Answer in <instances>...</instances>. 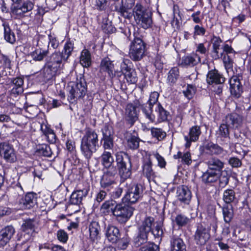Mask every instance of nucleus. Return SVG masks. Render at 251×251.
Returning a JSON list of instances; mask_svg holds the SVG:
<instances>
[{
	"instance_id": "nucleus-23",
	"label": "nucleus",
	"mask_w": 251,
	"mask_h": 251,
	"mask_svg": "<svg viewBox=\"0 0 251 251\" xmlns=\"http://www.w3.org/2000/svg\"><path fill=\"white\" fill-rule=\"evenodd\" d=\"M15 229L12 226H7L0 231V246L4 247L11 239L15 233Z\"/></svg>"
},
{
	"instance_id": "nucleus-24",
	"label": "nucleus",
	"mask_w": 251,
	"mask_h": 251,
	"mask_svg": "<svg viewBox=\"0 0 251 251\" xmlns=\"http://www.w3.org/2000/svg\"><path fill=\"white\" fill-rule=\"evenodd\" d=\"M89 190L88 187H85L82 189L74 191L70 197V203L74 205L80 204L83 198L88 195Z\"/></svg>"
},
{
	"instance_id": "nucleus-52",
	"label": "nucleus",
	"mask_w": 251,
	"mask_h": 251,
	"mask_svg": "<svg viewBox=\"0 0 251 251\" xmlns=\"http://www.w3.org/2000/svg\"><path fill=\"white\" fill-rule=\"evenodd\" d=\"M140 141V140L138 137L131 136L127 139V146L130 149L136 150L139 148Z\"/></svg>"
},
{
	"instance_id": "nucleus-27",
	"label": "nucleus",
	"mask_w": 251,
	"mask_h": 251,
	"mask_svg": "<svg viewBox=\"0 0 251 251\" xmlns=\"http://www.w3.org/2000/svg\"><path fill=\"white\" fill-rule=\"evenodd\" d=\"M103 147L105 150L112 149L113 147V132L107 126L102 129Z\"/></svg>"
},
{
	"instance_id": "nucleus-36",
	"label": "nucleus",
	"mask_w": 251,
	"mask_h": 251,
	"mask_svg": "<svg viewBox=\"0 0 251 251\" xmlns=\"http://www.w3.org/2000/svg\"><path fill=\"white\" fill-rule=\"evenodd\" d=\"M206 152L211 155H220L223 153V148L217 144H214L212 142L207 143L204 147Z\"/></svg>"
},
{
	"instance_id": "nucleus-40",
	"label": "nucleus",
	"mask_w": 251,
	"mask_h": 251,
	"mask_svg": "<svg viewBox=\"0 0 251 251\" xmlns=\"http://www.w3.org/2000/svg\"><path fill=\"white\" fill-rule=\"evenodd\" d=\"M180 76L179 69L177 67L172 68L168 73L167 83L171 86L175 84Z\"/></svg>"
},
{
	"instance_id": "nucleus-43",
	"label": "nucleus",
	"mask_w": 251,
	"mask_h": 251,
	"mask_svg": "<svg viewBox=\"0 0 251 251\" xmlns=\"http://www.w3.org/2000/svg\"><path fill=\"white\" fill-rule=\"evenodd\" d=\"M222 213L224 220L226 224H229L233 218L234 213L231 205H225L222 207Z\"/></svg>"
},
{
	"instance_id": "nucleus-47",
	"label": "nucleus",
	"mask_w": 251,
	"mask_h": 251,
	"mask_svg": "<svg viewBox=\"0 0 251 251\" xmlns=\"http://www.w3.org/2000/svg\"><path fill=\"white\" fill-rule=\"evenodd\" d=\"M148 234L142 231H139L138 235L134 238V245L136 247H138L146 243L148 239Z\"/></svg>"
},
{
	"instance_id": "nucleus-2",
	"label": "nucleus",
	"mask_w": 251,
	"mask_h": 251,
	"mask_svg": "<svg viewBox=\"0 0 251 251\" xmlns=\"http://www.w3.org/2000/svg\"><path fill=\"white\" fill-rule=\"evenodd\" d=\"M73 50L74 44L70 41L67 42L65 44L62 51L53 53L48 62L59 70L63 66V62L67 61L71 56Z\"/></svg>"
},
{
	"instance_id": "nucleus-8",
	"label": "nucleus",
	"mask_w": 251,
	"mask_h": 251,
	"mask_svg": "<svg viewBox=\"0 0 251 251\" xmlns=\"http://www.w3.org/2000/svg\"><path fill=\"white\" fill-rule=\"evenodd\" d=\"M132 14L136 23L141 27L144 29L151 27L152 24L151 15L140 3H136Z\"/></svg>"
},
{
	"instance_id": "nucleus-17",
	"label": "nucleus",
	"mask_w": 251,
	"mask_h": 251,
	"mask_svg": "<svg viewBox=\"0 0 251 251\" xmlns=\"http://www.w3.org/2000/svg\"><path fill=\"white\" fill-rule=\"evenodd\" d=\"M142 106L140 102L138 101H135L134 103H128L125 108V116L126 120L133 125L138 119V112L136 108Z\"/></svg>"
},
{
	"instance_id": "nucleus-55",
	"label": "nucleus",
	"mask_w": 251,
	"mask_h": 251,
	"mask_svg": "<svg viewBox=\"0 0 251 251\" xmlns=\"http://www.w3.org/2000/svg\"><path fill=\"white\" fill-rule=\"evenodd\" d=\"M196 87L192 85L188 84L185 90L183 91L184 96L188 100L191 99L195 95L196 91Z\"/></svg>"
},
{
	"instance_id": "nucleus-28",
	"label": "nucleus",
	"mask_w": 251,
	"mask_h": 251,
	"mask_svg": "<svg viewBox=\"0 0 251 251\" xmlns=\"http://www.w3.org/2000/svg\"><path fill=\"white\" fill-rule=\"evenodd\" d=\"M243 122V117L237 113H234L227 115L226 117L225 123L233 128H238L240 126Z\"/></svg>"
},
{
	"instance_id": "nucleus-30",
	"label": "nucleus",
	"mask_w": 251,
	"mask_h": 251,
	"mask_svg": "<svg viewBox=\"0 0 251 251\" xmlns=\"http://www.w3.org/2000/svg\"><path fill=\"white\" fill-rule=\"evenodd\" d=\"M229 178L230 175L228 174L227 172L226 171H222L218 174L217 178L215 179L211 180L209 178L203 182V183L205 184L211 183L219 180V186L221 187H225L228 183Z\"/></svg>"
},
{
	"instance_id": "nucleus-42",
	"label": "nucleus",
	"mask_w": 251,
	"mask_h": 251,
	"mask_svg": "<svg viewBox=\"0 0 251 251\" xmlns=\"http://www.w3.org/2000/svg\"><path fill=\"white\" fill-rule=\"evenodd\" d=\"M79 61L80 64L84 67H89L91 65V55L88 50L84 49L82 50Z\"/></svg>"
},
{
	"instance_id": "nucleus-54",
	"label": "nucleus",
	"mask_w": 251,
	"mask_h": 251,
	"mask_svg": "<svg viewBox=\"0 0 251 251\" xmlns=\"http://www.w3.org/2000/svg\"><path fill=\"white\" fill-rule=\"evenodd\" d=\"M217 142L224 147H228L230 145L229 135H216Z\"/></svg>"
},
{
	"instance_id": "nucleus-34",
	"label": "nucleus",
	"mask_w": 251,
	"mask_h": 251,
	"mask_svg": "<svg viewBox=\"0 0 251 251\" xmlns=\"http://www.w3.org/2000/svg\"><path fill=\"white\" fill-rule=\"evenodd\" d=\"M117 184L116 177L108 176L103 174L100 181V187L109 191Z\"/></svg>"
},
{
	"instance_id": "nucleus-60",
	"label": "nucleus",
	"mask_w": 251,
	"mask_h": 251,
	"mask_svg": "<svg viewBox=\"0 0 251 251\" xmlns=\"http://www.w3.org/2000/svg\"><path fill=\"white\" fill-rule=\"evenodd\" d=\"M101 27L104 32L106 33H113L116 30L115 28L112 25L111 22L107 20L106 21L105 23H103Z\"/></svg>"
},
{
	"instance_id": "nucleus-53",
	"label": "nucleus",
	"mask_w": 251,
	"mask_h": 251,
	"mask_svg": "<svg viewBox=\"0 0 251 251\" xmlns=\"http://www.w3.org/2000/svg\"><path fill=\"white\" fill-rule=\"evenodd\" d=\"M118 203L113 200H110L105 201L101 206V209L104 210L108 212L109 210H111L113 214L114 209L117 205Z\"/></svg>"
},
{
	"instance_id": "nucleus-32",
	"label": "nucleus",
	"mask_w": 251,
	"mask_h": 251,
	"mask_svg": "<svg viewBox=\"0 0 251 251\" xmlns=\"http://www.w3.org/2000/svg\"><path fill=\"white\" fill-rule=\"evenodd\" d=\"M106 237L108 240L112 243H116L120 237L119 229L113 226H108L106 229Z\"/></svg>"
},
{
	"instance_id": "nucleus-9",
	"label": "nucleus",
	"mask_w": 251,
	"mask_h": 251,
	"mask_svg": "<svg viewBox=\"0 0 251 251\" xmlns=\"http://www.w3.org/2000/svg\"><path fill=\"white\" fill-rule=\"evenodd\" d=\"M13 4L11 11L13 16L15 19H21L31 11L34 7V3L30 0H26L22 3L23 0H11Z\"/></svg>"
},
{
	"instance_id": "nucleus-26",
	"label": "nucleus",
	"mask_w": 251,
	"mask_h": 251,
	"mask_svg": "<svg viewBox=\"0 0 251 251\" xmlns=\"http://www.w3.org/2000/svg\"><path fill=\"white\" fill-rule=\"evenodd\" d=\"M177 197L180 201L188 204L191 199V192L186 186L182 185L177 188Z\"/></svg>"
},
{
	"instance_id": "nucleus-13",
	"label": "nucleus",
	"mask_w": 251,
	"mask_h": 251,
	"mask_svg": "<svg viewBox=\"0 0 251 251\" xmlns=\"http://www.w3.org/2000/svg\"><path fill=\"white\" fill-rule=\"evenodd\" d=\"M159 94L157 92H151L150 95L149 99L147 105H142L141 110L145 118L151 122H155V116L153 113L152 108L154 104L159 103L158 102Z\"/></svg>"
},
{
	"instance_id": "nucleus-19",
	"label": "nucleus",
	"mask_w": 251,
	"mask_h": 251,
	"mask_svg": "<svg viewBox=\"0 0 251 251\" xmlns=\"http://www.w3.org/2000/svg\"><path fill=\"white\" fill-rule=\"evenodd\" d=\"M201 133V131L200 126H194L191 127L189 129V134L184 137L186 141L185 148H189L191 146L192 142L198 141Z\"/></svg>"
},
{
	"instance_id": "nucleus-5",
	"label": "nucleus",
	"mask_w": 251,
	"mask_h": 251,
	"mask_svg": "<svg viewBox=\"0 0 251 251\" xmlns=\"http://www.w3.org/2000/svg\"><path fill=\"white\" fill-rule=\"evenodd\" d=\"M206 164L208 167L207 170L201 176L203 182L209 178L211 180L217 178L218 174L223 171L224 167V163L215 157L209 158Z\"/></svg>"
},
{
	"instance_id": "nucleus-1",
	"label": "nucleus",
	"mask_w": 251,
	"mask_h": 251,
	"mask_svg": "<svg viewBox=\"0 0 251 251\" xmlns=\"http://www.w3.org/2000/svg\"><path fill=\"white\" fill-rule=\"evenodd\" d=\"M98 135L95 131L91 128H86L84 135L81 139L80 149L85 157L90 159L94 152L99 148Z\"/></svg>"
},
{
	"instance_id": "nucleus-56",
	"label": "nucleus",
	"mask_w": 251,
	"mask_h": 251,
	"mask_svg": "<svg viewBox=\"0 0 251 251\" xmlns=\"http://www.w3.org/2000/svg\"><path fill=\"white\" fill-rule=\"evenodd\" d=\"M229 126L226 123L222 124L217 131L216 135H229Z\"/></svg>"
},
{
	"instance_id": "nucleus-7",
	"label": "nucleus",
	"mask_w": 251,
	"mask_h": 251,
	"mask_svg": "<svg viewBox=\"0 0 251 251\" xmlns=\"http://www.w3.org/2000/svg\"><path fill=\"white\" fill-rule=\"evenodd\" d=\"M132 14L136 23L141 27L144 29L151 27L152 24L151 15L140 3H136Z\"/></svg>"
},
{
	"instance_id": "nucleus-14",
	"label": "nucleus",
	"mask_w": 251,
	"mask_h": 251,
	"mask_svg": "<svg viewBox=\"0 0 251 251\" xmlns=\"http://www.w3.org/2000/svg\"><path fill=\"white\" fill-rule=\"evenodd\" d=\"M16 204L19 209H30L37 205V194L34 192L27 193L24 196L20 197Z\"/></svg>"
},
{
	"instance_id": "nucleus-21",
	"label": "nucleus",
	"mask_w": 251,
	"mask_h": 251,
	"mask_svg": "<svg viewBox=\"0 0 251 251\" xmlns=\"http://www.w3.org/2000/svg\"><path fill=\"white\" fill-rule=\"evenodd\" d=\"M122 5L117 9L119 15L125 19H130L132 16L128 9L132 8L135 4V0H122Z\"/></svg>"
},
{
	"instance_id": "nucleus-45",
	"label": "nucleus",
	"mask_w": 251,
	"mask_h": 251,
	"mask_svg": "<svg viewBox=\"0 0 251 251\" xmlns=\"http://www.w3.org/2000/svg\"><path fill=\"white\" fill-rule=\"evenodd\" d=\"M102 165L104 167H108L114 164V161L112 153L108 151H104L100 156Z\"/></svg>"
},
{
	"instance_id": "nucleus-57",
	"label": "nucleus",
	"mask_w": 251,
	"mask_h": 251,
	"mask_svg": "<svg viewBox=\"0 0 251 251\" xmlns=\"http://www.w3.org/2000/svg\"><path fill=\"white\" fill-rule=\"evenodd\" d=\"M178 158H181V161L187 165H189L192 163L191 154L189 151H186L182 153L180 151L178 152Z\"/></svg>"
},
{
	"instance_id": "nucleus-29",
	"label": "nucleus",
	"mask_w": 251,
	"mask_h": 251,
	"mask_svg": "<svg viewBox=\"0 0 251 251\" xmlns=\"http://www.w3.org/2000/svg\"><path fill=\"white\" fill-rule=\"evenodd\" d=\"M152 163L150 157L144 162L143 165V175L148 178L149 181L153 180L156 176L155 173L152 168Z\"/></svg>"
},
{
	"instance_id": "nucleus-61",
	"label": "nucleus",
	"mask_w": 251,
	"mask_h": 251,
	"mask_svg": "<svg viewBox=\"0 0 251 251\" xmlns=\"http://www.w3.org/2000/svg\"><path fill=\"white\" fill-rule=\"evenodd\" d=\"M39 152L40 154L47 157H50L52 154L50 147L47 145H43L39 149Z\"/></svg>"
},
{
	"instance_id": "nucleus-62",
	"label": "nucleus",
	"mask_w": 251,
	"mask_h": 251,
	"mask_svg": "<svg viewBox=\"0 0 251 251\" xmlns=\"http://www.w3.org/2000/svg\"><path fill=\"white\" fill-rule=\"evenodd\" d=\"M106 170L104 172V174L108 176L116 177L117 173V170L116 166L113 164L109 165L108 167H104Z\"/></svg>"
},
{
	"instance_id": "nucleus-49",
	"label": "nucleus",
	"mask_w": 251,
	"mask_h": 251,
	"mask_svg": "<svg viewBox=\"0 0 251 251\" xmlns=\"http://www.w3.org/2000/svg\"><path fill=\"white\" fill-rule=\"evenodd\" d=\"M174 222L179 227H182L190 223V219L182 214H179L176 216Z\"/></svg>"
},
{
	"instance_id": "nucleus-18",
	"label": "nucleus",
	"mask_w": 251,
	"mask_h": 251,
	"mask_svg": "<svg viewBox=\"0 0 251 251\" xmlns=\"http://www.w3.org/2000/svg\"><path fill=\"white\" fill-rule=\"evenodd\" d=\"M35 226V221L33 220L29 219L24 221L22 225L23 233L21 236V238L23 239L24 242H25L31 239L34 230Z\"/></svg>"
},
{
	"instance_id": "nucleus-4",
	"label": "nucleus",
	"mask_w": 251,
	"mask_h": 251,
	"mask_svg": "<svg viewBox=\"0 0 251 251\" xmlns=\"http://www.w3.org/2000/svg\"><path fill=\"white\" fill-rule=\"evenodd\" d=\"M217 219L215 217L211 218L209 227H206L201 225L198 226L194 235V240L197 244L203 245L209 240L210 237L209 230L211 229L216 233L217 229Z\"/></svg>"
},
{
	"instance_id": "nucleus-11",
	"label": "nucleus",
	"mask_w": 251,
	"mask_h": 251,
	"mask_svg": "<svg viewBox=\"0 0 251 251\" xmlns=\"http://www.w3.org/2000/svg\"><path fill=\"white\" fill-rule=\"evenodd\" d=\"M134 208L127 203H118L114 209L113 215L120 224L126 223L132 216Z\"/></svg>"
},
{
	"instance_id": "nucleus-39",
	"label": "nucleus",
	"mask_w": 251,
	"mask_h": 251,
	"mask_svg": "<svg viewBox=\"0 0 251 251\" xmlns=\"http://www.w3.org/2000/svg\"><path fill=\"white\" fill-rule=\"evenodd\" d=\"M58 70L59 69L56 68V67L47 62L43 69L44 77L46 79L50 80L55 75Z\"/></svg>"
},
{
	"instance_id": "nucleus-63",
	"label": "nucleus",
	"mask_w": 251,
	"mask_h": 251,
	"mask_svg": "<svg viewBox=\"0 0 251 251\" xmlns=\"http://www.w3.org/2000/svg\"><path fill=\"white\" fill-rule=\"evenodd\" d=\"M56 235L58 240L62 243H66L68 239V234L63 229L59 230Z\"/></svg>"
},
{
	"instance_id": "nucleus-38",
	"label": "nucleus",
	"mask_w": 251,
	"mask_h": 251,
	"mask_svg": "<svg viewBox=\"0 0 251 251\" xmlns=\"http://www.w3.org/2000/svg\"><path fill=\"white\" fill-rule=\"evenodd\" d=\"M201 62V57L197 53H192L184 56L182 63L186 66H194Z\"/></svg>"
},
{
	"instance_id": "nucleus-48",
	"label": "nucleus",
	"mask_w": 251,
	"mask_h": 251,
	"mask_svg": "<svg viewBox=\"0 0 251 251\" xmlns=\"http://www.w3.org/2000/svg\"><path fill=\"white\" fill-rule=\"evenodd\" d=\"M235 199V193L233 189H228L224 192L223 200L226 204L234 202Z\"/></svg>"
},
{
	"instance_id": "nucleus-16",
	"label": "nucleus",
	"mask_w": 251,
	"mask_h": 251,
	"mask_svg": "<svg viewBox=\"0 0 251 251\" xmlns=\"http://www.w3.org/2000/svg\"><path fill=\"white\" fill-rule=\"evenodd\" d=\"M242 81L243 76L241 74L233 75L229 80L231 94L236 98L240 97L243 92Z\"/></svg>"
},
{
	"instance_id": "nucleus-31",
	"label": "nucleus",
	"mask_w": 251,
	"mask_h": 251,
	"mask_svg": "<svg viewBox=\"0 0 251 251\" xmlns=\"http://www.w3.org/2000/svg\"><path fill=\"white\" fill-rule=\"evenodd\" d=\"M225 79L216 70H211L207 75L206 81L209 84L223 83Z\"/></svg>"
},
{
	"instance_id": "nucleus-58",
	"label": "nucleus",
	"mask_w": 251,
	"mask_h": 251,
	"mask_svg": "<svg viewBox=\"0 0 251 251\" xmlns=\"http://www.w3.org/2000/svg\"><path fill=\"white\" fill-rule=\"evenodd\" d=\"M132 63L127 59H123L122 62L121 64V70L123 74L133 69L131 68Z\"/></svg>"
},
{
	"instance_id": "nucleus-41",
	"label": "nucleus",
	"mask_w": 251,
	"mask_h": 251,
	"mask_svg": "<svg viewBox=\"0 0 251 251\" xmlns=\"http://www.w3.org/2000/svg\"><path fill=\"white\" fill-rule=\"evenodd\" d=\"M100 227L98 222L92 221L89 226V231L90 238L92 241L97 239Z\"/></svg>"
},
{
	"instance_id": "nucleus-44",
	"label": "nucleus",
	"mask_w": 251,
	"mask_h": 251,
	"mask_svg": "<svg viewBox=\"0 0 251 251\" xmlns=\"http://www.w3.org/2000/svg\"><path fill=\"white\" fill-rule=\"evenodd\" d=\"M2 25L4 27V39L7 42L11 44H13L16 41V38L14 33L11 31L8 24L4 23Z\"/></svg>"
},
{
	"instance_id": "nucleus-64",
	"label": "nucleus",
	"mask_w": 251,
	"mask_h": 251,
	"mask_svg": "<svg viewBox=\"0 0 251 251\" xmlns=\"http://www.w3.org/2000/svg\"><path fill=\"white\" fill-rule=\"evenodd\" d=\"M153 155L157 161L158 166L161 168H165L166 165V162L164 157L157 152L154 153Z\"/></svg>"
},
{
	"instance_id": "nucleus-20",
	"label": "nucleus",
	"mask_w": 251,
	"mask_h": 251,
	"mask_svg": "<svg viewBox=\"0 0 251 251\" xmlns=\"http://www.w3.org/2000/svg\"><path fill=\"white\" fill-rule=\"evenodd\" d=\"M1 154L8 162L13 163L17 160L16 155L13 148L9 144L3 143L0 144Z\"/></svg>"
},
{
	"instance_id": "nucleus-22",
	"label": "nucleus",
	"mask_w": 251,
	"mask_h": 251,
	"mask_svg": "<svg viewBox=\"0 0 251 251\" xmlns=\"http://www.w3.org/2000/svg\"><path fill=\"white\" fill-rule=\"evenodd\" d=\"M24 79L21 77L8 78L6 85L12 87L11 93L14 95H19L24 92Z\"/></svg>"
},
{
	"instance_id": "nucleus-51",
	"label": "nucleus",
	"mask_w": 251,
	"mask_h": 251,
	"mask_svg": "<svg viewBox=\"0 0 251 251\" xmlns=\"http://www.w3.org/2000/svg\"><path fill=\"white\" fill-rule=\"evenodd\" d=\"M151 135L159 141L163 140L166 136V133L161 128L152 127L151 129Z\"/></svg>"
},
{
	"instance_id": "nucleus-35",
	"label": "nucleus",
	"mask_w": 251,
	"mask_h": 251,
	"mask_svg": "<svg viewBox=\"0 0 251 251\" xmlns=\"http://www.w3.org/2000/svg\"><path fill=\"white\" fill-rule=\"evenodd\" d=\"M156 115L155 120L157 122H162L166 121L168 120V118L170 115V113L165 109L160 103H158L155 109Z\"/></svg>"
},
{
	"instance_id": "nucleus-50",
	"label": "nucleus",
	"mask_w": 251,
	"mask_h": 251,
	"mask_svg": "<svg viewBox=\"0 0 251 251\" xmlns=\"http://www.w3.org/2000/svg\"><path fill=\"white\" fill-rule=\"evenodd\" d=\"M123 74L125 76V78L128 82L131 84H135L137 82V77L136 72L134 69H132L130 71L129 70Z\"/></svg>"
},
{
	"instance_id": "nucleus-12",
	"label": "nucleus",
	"mask_w": 251,
	"mask_h": 251,
	"mask_svg": "<svg viewBox=\"0 0 251 251\" xmlns=\"http://www.w3.org/2000/svg\"><path fill=\"white\" fill-rule=\"evenodd\" d=\"M144 187L141 184H129L126 193L122 199L123 202L133 204L137 202L142 197Z\"/></svg>"
},
{
	"instance_id": "nucleus-59",
	"label": "nucleus",
	"mask_w": 251,
	"mask_h": 251,
	"mask_svg": "<svg viewBox=\"0 0 251 251\" xmlns=\"http://www.w3.org/2000/svg\"><path fill=\"white\" fill-rule=\"evenodd\" d=\"M159 246L153 243H148L139 249V251H159Z\"/></svg>"
},
{
	"instance_id": "nucleus-46",
	"label": "nucleus",
	"mask_w": 251,
	"mask_h": 251,
	"mask_svg": "<svg viewBox=\"0 0 251 251\" xmlns=\"http://www.w3.org/2000/svg\"><path fill=\"white\" fill-rule=\"evenodd\" d=\"M49 53L48 50L41 48L37 49L30 53V55L35 61H41Z\"/></svg>"
},
{
	"instance_id": "nucleus-6",
	"label": "nucleus",
	"mask_w": 251,
	"mask_h": 251,
	"mask_svg": "<svg viewBox=\"0 0 251 251\" xmlns=\"http://www.w3.org/2000/svg\"><path fill=\"white\" fill-rule=\"evenodd\" d=\"M116 162L121 177L124 179L129 177L131 175V163L128 155L119 151L116 154Z\"/></svg>"
},
{
	"instance_id": "nucleus-3",
	"label": "nucleus",
	"mask_w": 251,
	"mask_h": 251,
	"mask_svg": "<svg viewBox=\"0 0 251 251\" xmlns=\"http://www.w3.org/2000/svg\"><path fill=\"white\" fill-rule=\"evenodd\" d=\"M155 224L154 218L151 216H146L141 221L139 227V230L149 234L151 232L155 238L161 240L163 234L162 229L163 223L162 222H157L154 228H152Z\"/></svg>"
},
{
	"instance_id": "nucleus-37",
	"label": "nucleus",
	"mask_w": 251,
	"mask_h": 251,
	"mask_svg": "<svg viewBox=\"0 0 251 251\" xmlns=\"http://www.w3.org/2000/svg\"><path fill=\"white\" fill-rule=\"evenodd\" d=\"M40 129L48 141L50 143H55L56 141V136L52 129L49 126L45 124H41Z\"/></svg>"
},
{
	"instance_id": "nucleus-15",
	"label": "nucleus",
	"mask_w": 251,
	"mask_h": 251,
	"mask_svg": "<svg viewBox=\"0 0 251 251\" xmlns=\"http://www.w3.org/2000/svg\"><path fill=\"white\" fill-rule=\"evenodd\" d=\"M86 92V84L84 79H80L75 84H73L69 89L70 100L75 99H80L83 97Z\"/></svg>"
},
{
	"instance_id": "nucleus-10",
	"label": "nucleus",
	"mask_w": 251,
	"mask_h": 251,
	"mask_svg": "<svg viewBox=\"0 0 251 251\" xmlns=\"http://www.w3.org/2000/svg\"><path fill=\"white\" fill-rule=\"evenodd\" d=\"M129 46V56L134 61L141 60L145 56L146 44L143 40L135 36Z\"/></svg>"
},
{
	"instance_id": "nucleus-33",
	"label": "nucleus",
	"mask_w": 251,
	"mask_h": 251,
	"mask_svg": "<svg viewBox=\"0 0 251 251\" xmlns=\"http://www.w3.org/2000/svg\"><path fill=\"white\" fill-rule=\"evenodd\" d=\"M171 251H186V246L182 239L173 236L171 241Z\"/></svg>"
},
{
	"instance_id": "nucleus-25",
	"label": "nucleus",
	"mask_w": 251,
	"mask_h": 251,
	"mask_svg": "<svg viewBox=\"0 0 251 251\" xmlns=\"http://www.w3.org/2000/svg\"><path fill=\"white\" fill-rule=\"evenodd\" d=\"M114 64L108 57L103 58L100 66V72L101 74H107L110 77L114 75L113 73Z\"/></svg>"
}]
</instances>
